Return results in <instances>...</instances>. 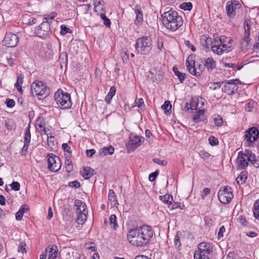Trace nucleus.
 Here are the masks:
<instances>
[{"instance_id":"f257e3e1","label":"nucleus","mask_w":259,"mask_h":259,"mask_svg":"<svg viewBox=\"0 0 259 259\" xmlns=\"http://www.w3.org/2000/svg\"><path fill=\"white\" fill-rule=\"evenodd\" d=\"M153 231L148 225H143L130 230L127 235V238L132 245L137 247L147 245L153 236Z\"/></svg>"},{"instance_id":"f03ea898","label":"nucleus","mask_w":259,"mask_h":259,"mask_svg":"<svg viewBox=\"0 0 259 259\" xmlns=\"http://www.w3.org/2000/svg\"><path fill=\"white\" fill-rule=\"evenodd\" d=\"M161 16L163 25L169 30L175 31L183 25V19L176 11L170 9L164 12Z\"/></svg>"},{"instance_id":"7ed1b4c3","label":"nucleus","mask_w":259,"mask_h":259,"mask_svg":"<svg viewBox=\"0 0 259 259\" xmlns=\"http://www.w3.org/2000/svg\"><path fill=\"white\" fill-rule=\"evenodd\" d=\"M233 40L225 35L220 36L218 40L215 38L212 43L211 50L218 55H222L224 52H229L231 50Z\"/></svg>"},{"instance_id":"20e7f679","label":"nucleus","mask_w":259,"mask_h":259,"mask_svg":"<svg viewBox=\"0 0 259 259\" xmlns=\"http://www.w3.org/2000/svg\"><path fill=\"white\" fill-rule=\"evenodd\" d=\"M152 48L151 37L149 36L142 37L137 39L135 45L136 51L141 55H148Z\"/></svg>"},{"instance_id":"39448f33","label":"nucleus","mask_w":259,"mask_h":259,"mask_svg":"<svg viewBox=\"0 0 259 259\" xmlns=\"http://www.w3.org/2000/svg\"><path fill=\"white\" fill-rule=\"evenodd\" d=\"M54 99L57 105L62 109H69L72 106L70 95L61 90L55 93Z\"/></svg>"},{"instance_id":"423d86ee","label":"nucleus","mask_w":259,"mask_h":259,"mask_svg":"<svg viewBox=\"0 0 259 259\" xmlns=\"http://www.w3.org/2000/svg\"><path fill=\"white\" fill-rule=\"evenodd\" d=\"M31 93L33 96L47 97L49 94V90L42 81L35 80L31 85Z\"/></svg>"},{"instance_id":"0eeeda50","label":"nucleus","mask_w":259,"mask_h":259,"mask_svg":"<svg viewBox=\"0 0 259 259\" xmlns=\"http://www.w3.org/2000/svg\"><path fill=\"white\" fill-rule=\"evenodd\" d=\"M251 156L254 157V154L252 153L250 150H246L244 152H239L237 157L239 168H245L248 166L250 158H253Z\"/></svg>"},{"instance_id":"6e6552de","label":"nucleus","mask_w":259,"mask_h":259,"mask_svg":"<svg viewBox=\"0 0 259 259\" xmlns=\"http://www.w3.org/2000/svg\"><path fill=\"white\" fill-rule=\"evenodd\" d=\"M222 82L224 84L222 88V92L231 95L234 94L238 90V87L237 84L240 82V81L239 79H236L225 80Z\"/></svg>"},{"instance_id":"1a4fd4ad","label":"nucleus","mask_w":259,"mask_h":259,"mask_svg":"<svg viewBox=\"0 0 259 259\" xmlns=\"http://www.w3.org/2000/svg\"><path fill=\"white\" fill-rule=\"evenodd\" d=\"M48 156L49 170L53 172L58 171L61 167V161L60 158L52 153L49 154Z\"/></svg>"},{"instance_id":"9d476101","label":"nucleus","mask_w":259,"mask_h":259,"mask_svg":"<svg viewBox=\"0 0 259 259\" xmlns=\"http://www.w3.org/2000/svg\"><path fill=\"white\" fill-rule=\"evenodd\" d=\"M241 6L242 5L239 1H228L226 6L227 16L230 18H234L236 15V10L240 8Z\"/></svg>"},{"instance_id":"9b49d317","label":"nucleus","mask_w":259,"mask_h":259,"mask_svg":"<svg viewBox=\"0 0 259 259\" xmlns=\"http://www.w3.org/2000/svg\"><path fill=\"white\" fill-rule=\"evenodd\" d=\"M231 188L229 187L224 188L223 190L220 189L218 193V198L222 203H228L230 202L233 197V194L231 191Z\"/></svg>"},{"instance_id":"f8f14e48","label":"nucleus","mask_w":259,"mask_h":259,"mask_svg":"<svg viewBox=\"0 0 259 259\" xmlns=\"http://www.w3.org/2000/svg\"><path fill=\"white\" fill-rule=\"evenodd\" d=\"M51 32L50 25L48 21L42 22L35 30V34L39 37L45 38Z\"/></svg>"},{"instance_id":"ddd939ff","label":"nucleus","mask_w":259,"mask_h":259,"mask_svg":"<svg viewBox=\"0 0 259 259\" xmlns=\"http://www.w3.org/2000/svg\"><path fill=\"white\" fill-rule=\"evenodd\" d=\"M258 136V130L256 127L253 126L249 128L245 132V139L246 140L248 146H250L254 142L257 140Z\"/></svg>"},{"instance_id":"4468645a","label":"nucleus","mask_w":259,"mask_h":259,"mask_svg":"<svg viewBox=\"0 0 259 259\" xmlns=\"http://www.w3.org/2000/svg\"><path fill=\"white\" fill-rule=\"evenodd\" d=\"M244 33L240 45L243 50H247L250 42L249 35L250 26L249 25V20H245L244 22Z\"/></svg>"},{"instance_id":"2eb2a0df","label":"nucleus","mask_w":259,"mask_h":259,"mask_svg":"<svg viewBox=\"0 0 259 259\" xmlns=\"http://www.w3.org/2000/svg\"><path fill=\"white\" fill-rule=\"evenodd\" d=\"M19 41L18 36L11 32H7L3 41L5 46L9 48L15 47Z\"/></svg>"},{"instance_id":"dca6fc26","label":"nucleus","mask_w":259,"mask_h":259,"mask_svg":"<svg viewBox=\"0 0 259 259\" xmlns=\"http://www.w3.org/2000/svg\"><path fill=\"white\" fill-rule=\"evenodd\" d=\"M57 249L56 246H53L52 247H47L45 254L40 255V259H57L58 255Z\"/></svg>"},{"instance_id":"f3484780","label":"nucleus","mask_w":259,"mask_h":259,"mask_svg":"<svg viewBox=\"0 0 259 259\" xmlns=\"http://www.w3.org/2000/svg\"><path fill=\"white\" fill-rule=\"evenodd\" d=\"M130 141L128 146H130L131 149L134 150L137 147L140 146L143 142V138L139 136H137L134 134H131L129 136Z\"/></svg>"},{"instance_id":"a211bd4d","label":"nucleus","mask_w":259,"mask_h":259,"mask_svg":"<svg viewBox=\"0 0 259 259\" xmlns=\"http://www.w3.org/2000/svg\"><path fill=\"white\" fill-rule=\"evenodd\" d=\"M187 70L193 75L199 76L205 68V66H187Z\"/></svg>"},{"instance_id":"6ab92c4d","label":"nucleus","mask_w":259,"mask_h":259,"mask_svg":"<svg viewBox=\"0 0 259 259\" xmlns=\"http://www.w3.org/2000/svg\"><path fill=\"white\" fill-rule=\"evenodd\" d=\"M134 11L136 15L135 23L136 25H139L142 24L143 21V14L140 6L138 5L136 6L134 8Z\"/></svg>"},{"instance_id":"aec40b11","label":"nucleus","mask_w":259,"mask_h":259,"mask_svg":"<svg viewBox=\"0 0 259 259\" xmlns=\"http://www.w3.org/2000/svg\"><path fill=\"white\" fill-rule=\"evenodd\" d=\"M80 175L84 179L88 180L91 178L95 174V170L90 167L82 168L80 171Z\"/></svg>"},{"instance_id":"412c9836","label":"nucleus","mask_w":259,"mask_h":259,"mask_svg":"<svg viewBox=\"0 0 259 259\" xmlns=\"http://www.w3.org/2000/svg\"><path fill=\"white\" fill-rule=\"evenodd\" d=\"M212 248L210 246L209 243L207 242H201L198 245V250L196 252H203L207 254L212 252Z\"/></svg>"},{"instance_id":"4be33fe9","label":"nucleus","mask_w":259,"mask_h":259,"mask_svg":"<svg viewBox=\"0 0 259 259\" xmlns=\"http://www.w3.org/2000/svg\"><path fill=\"white\" fill-rule=\"evenodd\" d=\"M204 110H199L193 117V120L195 123H198L200 121L206 123L207 119L204 116Z\"/></svg>"},{"instance_id":"5701e85b","label":"nucleus","mask_w":259,"mask_h":259,"mask_svg":"<svg viewBox=\"0 0 259 259\" xmlns=\"http://www.w3.org/2000/svg\"><path fill=\"white\" fill-rule=\"evenodd\" d=\"M114 151V148L113 146H110L102 148L99 152V155L104 156L107 155H112Z\"/></svg>"},{"instance_id":"b1692460","label":"nucleus","mask_w":259,"mask_h":259,"mask_svg":"<svg viewBox=\"0 0 259 259\" xmlns=\"http://www.w3.org/2000/svg\"><path fill=\"white\" fill-rule=\"evenodd\" d=\"M74 205L76 207L77 212L87 211L85 203L80 200H75Z\"/></svg>"},{"instance_id":"393cba45","label":"nucleus","mask_w":259,"mask_h":259,"mask_svg":"<svg viewBox=\"0 0 259 259\" xmlns=\"http://www.w3.org/2000/svg\"><path fill=\"white\" fill-rule=\"evenodd\" d=\"M198 57L195 55H190L186 60V65H200L198 62Z\"/></svg>"},{"instance_id":"a878e982","label":"nucleus","mask_w":259,"mask_h":259,"mask_svg":"<svg viewBox=\"0 0 259 259\" xmlns=\"http://www.w3.org/2000/svg\"><path fill=\"white\" fill-rule=\"evenodd\" d=\"M116 93V88L114 86L111 87L109 92L105 97V101L107 104L111 103V101Z\"/></svg>"},{"instance_id":"bb28decb","label":"nucleus","mask_w":259,"mask_h":259,"mask_svg":"<svg viewBox=\"0 0 259 259\" xmlns=\"http://www.w3.org/2000/svg\"><path fill=\"white\" fill-rule=\"evenodd\" d=\"M172 70L175 74L178 77L180 82L182 83L186 78V74L180 72L176 66L173 67Z\"/></svg>"},{"instance_id":"cd10ccee","label":"nucleus","mask_w":259,"mask_h":259,"mask_svg":"<svg viewBox=\"0 0 259 259\" xmlns=\"http://www.w3.org/2000/svg\"><path fill=\"white\" fill-rule=\"evenodd\" d=\"M28 210L26 205H22L19 210L16 213V219L18 221L21 220L24 212Z\"/></svg>"},{"instance_id":"c85d7f7f","label":"nucleus","mask_w":259,"mask_h":259,"mask_svg":"<svg viewBox=\"0 0 259 259\" xmlns=\"http://www.w3.org/2000/svg\"><path fill=\"white\" fill-rule=\"evenodd\" d=\"M87 212L84 211L82 212H77L78 216L76 220V222L78 224H83L87 220Z\"/></svg>"},{"instance_id":"c756f323","label":"nucleus","mask_w":259,"mask_h":259,"mask_svg":"<svg viewBox=\"0 0 259 259\" xmlns=\"http://www.w3.org/2000/svg\"><path fill=\"white\" fill-rule=\"evenodd\" d=\"M160 199L164 203L168 205L170 207V205L172 204L171 201L173 200L172 197L169 194H165L164 196H160Z\"/></svg>"},{"instance_id":"7c9ffc66","label":"nucleus","mask_w":259,"mask_h":259,"mask_svg":"<svg viewBox=\"0 0 259 259\" xmlns=\"http://www.w3.org/2000/svg\"><path fill=\"white\" fill-rule=\"evenodd\" d=\"M247 173L246 171H243L236 178V182L238 184H243L245 183L247 179Z\"/></svg>"},{"instance_id":"2f4dec72","label":"nucleus","mask_w":259,"mask_h":259,"mask_svg":"<svg viewBox=\"0 0 259 259\" xmlns=\"http://www.w3.org/2000/svg\"><path fill=\"white\" fill-rule=\"evenodd\" d=\"M23 78L24 75L20 73L18 74L17 82L15 83V87L19 92H21L22 91L21 85L23 81Z\"/></svg>"},{"instance_id":"473e14b6","label":"nucleus","mask_w":259,"mask_h":259,"mask_svg":"<svg viewBox=\"0 0 259 259\" xmlns=\"http://www.w3.org/2000/svg\"><path fill=\"white\" fill-rule=\"evenodd\" d=\"M223 84L222 81L219 82H211L208 84L210 89L213 91L219 90L221 88V85Z\"/></svg>"},{"instance_id":"72a5a7b5","label":"nucleus","mask_w":259,"mask_h":259,"mask_svg":"<svg viewBox=\"0 0 259 259\" xmlns=\"http://www.w3.org/2000/svg\"><path fill=\"white\" fill-rule=\"evenodd\" d=\"M253 212L254 218L259 220V199L253 204Z\"/></svg>"},{"instance_id":"f704fd0d","label":"nucleus","mask_w":259,"mask_h":259,"mask_svg":"<svg viewBox=\"0 0 259 259\" xmlns=\"http://www.w3.org/2000/svg\"><path fill=\"white\" fill-rule=\"evenodd\" d=\"M108 198L109 200L111 202V205L115 206L117 203L116 196L113 190L110 189L109 190Z\"/></svg>"},{"instance_id":"c9c22d12","label":"nucleus","mask_w":259,"mask_h":259,"mask_svg":"<svg viewBox=\"0 0 259 259\" xmlns=\"http://www.w3.org/2000/svg\"><path fill=\"white\" fill-rule=\"evenodd\" d=\"M183 237L182 234L180 232H177V233L175 237V239H174V243H175V245L176 246H177L178 248L181 247V240L183 239Z\"/></svg>"},{"instance_id":"e433bc0d","label":"nucleus","mask_w":259,"mask_h":259,"mask_svg":"<svg viewBox=\"0 0 259 259\" xmlns=\"http://www.w3.org/2000/svg\"><path fill=\"white\" fill-rule=\"evenodd\" d=\"M5 127L9 130L14 128L15 126V123L13 119H8L5 121Z\"/></svg>"},{"instance_id":"4c0bfd02","label":"nucleus","mask_w":259,"mask_h":259,"mask_svg":"<svg viewBox=\"0 0 259 259\" xmlns=\"http://www.w3.org/2000/svg\"><path fill=\"white\" fill-rule=\"evenodd\" d=\"M59 61L60 65H66L68 62V57L66 52H62L60 54Z\"/></svg>"},{"instance_id":"58836bf2","label":"nucleus","mask_w":259,"mask_h":259,"mask_svg":"<svg viewBox=\"0 0 259 259\" xmlns=\"http://www.w3.org/2000/svg\"><path fill=\"white\" fill-rule=\"evenodd\" d=\"M28 16L27 15H26L23 17V21L27 25H32L33 24H34L36 22V19L34 18H29L28 19Z\"/></svg>"},{"instance_id":"ea45409f","label":"nucleus","mask_w":259,"mask_h":259,"mask_svg":"<svg viewBox=\"0 0 259 259\" xmlns=\"http://www.w3.org/2000/svg\"><path fill=\"white\" fill-rule=\"evenodd\" d=\"M65 164L66 166V171L69 173L72 171L73 166L72 161L70 159H67L65 160Z\"/></svg>"},{"instance_id":"a19ab883","label":"nucleus","mask_w":259,"mask_h":259,"mask_svg":"<svg viewBox=\"0 0 259 259\" xmlns=\"http://www.w3.org/2000/svg\"><path fill=\"white\" fill-rule=\"evenodd\" d=\"M110 225H113L114 229L116 230L118 227V225L116 222V217L115 214H111L109 218Z\"/></svg>"},{"instance_id":"79ce46f5","label":"nucleus","mask_w":259,"mask_h":259,"mask_svg":"<svg viewBox=\"0 0 259 259\" xmlns=\"http://www.w3.org/2000/svg\"><path fill=\"white\" fill-rule=\"evenodd\" d=\"M206 254V253H203V252H195L194 258V259H200V258L209 259Z\"/></svg>"},{"instance_id":"37998d69","label":"nucleus","mask_w":259,"mask_h":259,"mask_svg":"<svg viewBox=\"0 0 259 259\" xmlns=\"http://www.w3.org/2000/svg\"><path fill=\"white\" fill-rule=\"evenodd\" d=\"M214 122L215 125L218 126H222L223 123L222 118L219 115H215L213 116Z\"/></svg>"},{"instance_id":"c03bdc74","label":"nucleus","mask_w":259,"mask_h":259,"mask_svg":"<svg viewBox=\"0 0 259 259\" xmlns=\"http://www.w3.org/2000/svg\"><path fill=\"white\" fill-rule=\"evenodd\" d=\"M31 139V134L30 131V125H29L27 128V130L26 131L25 137H24V142L26 143H30Z\"/></svg>"},{"instance_id":"a18cd8bd","label":"nucleus","mask_w":259,"mask_h":259,"mask_svg":"<svg viewBox=\"0 0 259 259\" xmlns=\"http://www.w3.org/2000/svg\"><path fill=\"white\" fill-rule=\"evenodd\" d=\"M161 108L164 110L165 113L167 114L171 108V105L169 101H165L164 104L162 106Z\"/></svg>"},{"instance_id":"49530a36","label":"nucleus","mask_w":259,"mask_h":259,"mask_svg":"<svg viewBox=\"0 0 259 259\" xmlns=\"http://www.w3.org/2000/svg\"><path fill=\"white\" fill-rule=\"evenodd\" d=\"M180 8L184 10L190 11L192 9V4L190 2L184 3L180 5Z\"/></svg>"},{"instance_id":"de8ad7c7","label":"nucleus","mask_w":259,"mask_h":259,"mask_svg":"<svg viewBox=\"0 0 259 259\" xmlns=\"http://www.w3.org/2000/svg\"><path fill=\"white\" fill-rule=\"evenodd\" d=\"M61 30L60 31V34L62 35H65L67 33H71L72 32V30L70 28L67 27L64 25H62L61 26Z\"/></svg>"},{"instance_id":"09e8293b","label":"nucleus","mask_w":259,"mask_h":259,"mask_svg":"<svg viewBox=\"0 0 259 259\" xmlns=\"http://www.w3.org/2000/svg\"><path fill=\"white\" fill-rule=\"evenodd\" d=\"M101 17L102 19L104 21V24L108 27H109L111 25V21L109 19H108L105 14H101Z\"/></svg>"},{"instance_id":"8fccbe9b","label":"nucleus","mask_w":259,"mask_h":259,"mask_svg":"<svg viewBox=\"0 0 259 259\" xmlns=\"http://www.w3.org/2000/svg\"><path fill=\"white\" fill-rule=\"evenodd\" d=\"M48 137V144L51 148H53L55 145L56 141L54 137L50 136V137L47 135Z\"/></svg>"},{"instance_id":"3c124183","label":"nucleus","mask_w":259,"mask_h":259,"mask_svg":"<svg viewBox=\"0 0 259 259\" xmlns=\"http://www.w3.org/2000/svg\"><path fill=\"white\" fill-rule=\"evenodd\" d=\"M209 143L211 146H216L219 144V141L218 139L213 136H211L209 139Z\"/></svg>"},{"instance_id":"603ef678","label":"nucleus","mask_w":259,"mask_h":259,"mask_svg":"<svg viewBox=\"0 0 259 259\" xmlns=\"http://www.w3.org/2000/svg\"><path fill=\"white\" fill-rule=\"evenodd\" d=\"M199 155L203 159H208L210 156V154L204 150L200 151Z\"/></svg>"},{"instance_id":"864d4df0","label":"nucleus","mask_w":259,"mask_h":259,"mask_svg":"<svg viewBox=\"0 0 259 259\" xmlns=\"http://www.w3.org/2000/svg\"><path fill=\"white\" fill-rule=\"evenodd\" d=\"M253 158H250V160L249 162L255 167H259V160L256 159V156L254 155V157L252 156Z\"/></svg>"},{"instance_id":"5fc2aeb1","label":"nucleus","mask_w":259,"mask_h":259,"mask_svg":"<svg viewBox=\"0 0 259 259\" xmlns=\"http://www.w3.org/2000/svg\"><path fill=\"white\" fill-rule=\"evenodd\" d=\"M11 186L12 189L14 191H19L20 188V185L18 182H13Z\"/></svg>"},{"instance_id":"6e6d98bb","label":"nucleus","mask_w":259,"mask_h":259,"mask_svg":"<svg viewBox=\"0 0 259 259\" xmlns=\"http://www.w3.org/2000/svg\"><path fill=\"white\" fill-rule=\"evenodd\" d=\"M6 104L8 107L13 108L15 105V102L14 100L8 98L6 99Z\"/></svg>"},{"instance_id":"4d7b16f0","label":"nucleus","mask_w":259,"mask_h":259,"mask_svg":"<svg viewBox=\"0 0 259 259\" xmlns=\"http://www.w3.org/2000/svg\"><path fill=\"white\" fill-rule=\"evenodd\" d=\"M153 161L155 163H157V164H158L159 165H164L165 166V165H166L167 164V161H165L164 160H161V159H159V158H154L153 159Z\"/></svg>"},{"instance_id":"13d9d810","label":"nucleus","mask_w":259,"mask_h":259,"mask_svg":"<svg viewBox=\"0 0 259 259\" xmlns=\"http://www.w3.org/2000/svg\"><path fill=\"white\" fill-rule=\"evenodd\" d=\"M198 103L196 101L192 100L190 103V108L192 110H196Z\"/></svg>"},{"instance_id":"bf43d9fd","label":"nucleus","mask_w":259,"mask_h":259,"mask_svg":"<svg viewBox=\"0 0 259 259\" xmlns=\"http://www.w3.org/2000/svg\"><path fill=\"white\" fill-rule=\"evenodd\" d=\"M135 102L137 104V106L139 108L142 109L145 106L143 100L142 98H140V99H138V101H137V100H136L135 101Z\"/></svg>"},{"instance_id":"052dcab7","label":"nucleus","mask_w":259,"mask_h":259,"mask_svg":"<svg viewBox=\"0 0 259 259\" xmlns=\"http://www.w3.org/2000/svg\"><path fill=\"white\" fill-rule=\"evenodd\" d=\"M158 174V171H155V172H152L151 174H150L149 176V181L151 182L154 181L155 180Z\"/></svg>"},{"instance_id":"680f3d73","label":"nucleus","mask_w":259,"mask_h":259,"mask_svg":"<svg viewBox=\"0 0 259 259\" xmlns=\"http://www.w3.org/2000/svg\"><path fill=\"white\" fill-rule=\"evenodd\" d=\"M57 15V14L56 12H54L51 14L46 15L44 19L46 20L47 21L48 20H53L55 18Z\"/></svg>"},{"instance_id":"e2e57ef3","label":"nucleus","mask_w":259,"mask_h":259,"mask_svg":"<svg viewBox=\"0 0 259 259\" xmlns=\"http://www.w3.org/2000/svg\"><path fill=\"white\" fill-rule=\"evenodd\" d=\"M238 221L244 226H246L247 225V221L243 216H240L238 219Z\"/></svg>"},{"instance_id":"0e129e2a","label":"nucleus","mask_w":259,"mask_h":259,"mask_svg":"<svg viewBox=\"0 0 259 259\" xmlns=\"http://www.w3.org/2000/svg\"><path fill=\"white\" fill-rule=\"evenodd\" d=\"M163 42L162 38H158L157 40V47L158 50L161 51L163 48Z\"/></svg>"},{"instance_id":"69168bd1","label":"nucleus","mask_w":259,"mask_h":259,"mask_svg":"<svg viewBox=\"0 0 259 259\" xmlns=\"http://www.w3.org/2000/svg\"><path fill=\"white\" fill-rule=\"evenodd\" d=\"M69 186L70 187L77 188H79L80 187V184L77 181H74L73 182H70L69 184Z\"/></svg>"},{"instance_id":"338daca9","label":"nucleus","mask_w":259,"mask_h":259,"mask_svg":"<svg viewBox=\"0 0 259 259\" xmlns=\"http://www.w3.org/2000/svg\"><path fill=\"white\" fill-rule=\"evenodd\" d=\"M210 193V189L208 188H205L203 191V194L201 195V197L203 199H204L205 197L209 194Z\"/></svg>"},{"instance_id":"774afa93","label":"nucleus","mask_w":259,"mask_h":259,"mask_svg":"<svg viewBox=\"0 0 259 259\" xmlns=\"http://www.w3.org/2000/svg\"><path fill=\"white\" fill-rule=\"evenodd\" d=\"M25 246H26V244L25 243L21 242L20 246L18 248V251L19 252H22V253H24V252H26V249L25 248Z\"/></svg>"}]
</instances>
